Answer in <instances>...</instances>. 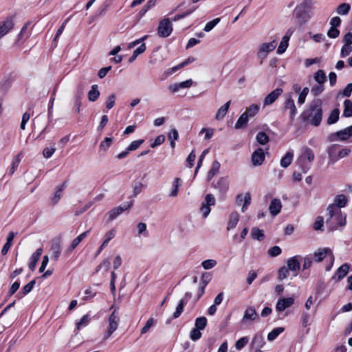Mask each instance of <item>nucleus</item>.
Instances as JSON below:
<instances>
[{
	"label": "nucleus",
	"instance_id": "nucleus-1",
	"mask_svg": "<svg viewBox=\"0 0 352 352\" xmlns=\"http://www.w3.org/2000/svg\"><path fill=\"white\" fill-rule=\"evenodd\" d=\"M327 212L329 217L326 221V225L329 231L337 230L338 227H344L346 225V214L342 213L338 207L329 206Z\"/></svg>",
	"mask_w": 352,
	"mask_h": 352
},
{
	"label": "nucleus",
	"instance_id": "nucleus-2",
	"mask_svg": "<svg viewBox=\"0 0 352 352\" xmlns=\"http://www.w3.org/2000/svg\"><path fill=\"white\" fill-rule=\"evenodd\" d=\"M303 122L318 126L322 119V109L320 101L315 102L309 106V108L301 114Z\"/></svg>",
	"mask_w": 352,
	"mask_h": 352
},
{
	"label": "nucleus",
	"instance_id": "nucleus-3",
	"mask_svg": "<svg viewBox=\"0 0 352 352\" xmlns=\"http://www.w3.org/2000/svg\"><path fill=\"white\" fill-rule=\"evenodd\" d=\"M315 159L313 150L309 147H303L296 160V164L302 173H307L311 168Z\"/></svg>",
	"mask_w": 352,
	"mask_h": 352
},
{
	"label": "nucleus",
	"instance_id": "nucleus-4",
	"mask_svg": "<svg viewBox=\"0 0 352 352\" xmlns=\"http://www.w3.org/2000/svg\"><path fill=\"white\" fill-rule=\"evenodd\" d=\"M311 6V0H304L295 8L293 15L297 23L302 24L309 21L311 18L310 12Z\"/></svg>",
	"mask_w": 352,
	"mask_h": 352
},
{
	"label": "nucleus",
	"instance_id": "nucleus-5",
	"mask_svg": "<svg viewBox=\"0 0 352 352\" xmlns=\"http://www.w3.org/2000/svg\"><path fill=\"white\" fill-rule=\"evenodd\" d=\"M352 137V126H347L342 130L330 133L327 141L329 142L336 141H346Z\"/></svg>",
	"mask_w": 352,
	"mask_h": 352
},
{
	"label": "nucleus",
	"instance_id": "nucleus-6",
	"mask_svg": "<svg viewBox=\"0 0 352 352\" xmlns=\"http://www.w3.org/2000/svg\"><path fill=\"white\" fill-rule=\"evenodd\" d=\"M119 322L120 318L118 316V313L117 310L115 309L109 317V327L104 335V340L108 339L111 336V334L118 329Z\"/></svg>",
	"mask_w": 352,
	"mask_h": 352
},
{
	"label": "nucleus",
	"instance_id": "nucleus-7",
	"mask_svg": "<svg viewBox=\"0 0 352 352\" xmlns=\"http://www.w3.org/2000/svg\"><path fill=\"white\" fill-rule=\"evenodd\" d=\"M215 204L216 200L214 195L212 194H207L199 209L204 218H206L209 215L211 211L210 206H214Z\"/></svg>",
	"mask_w": 352,
	"mask_h": 352
},
{
	"label": "nucleus",
	"instance_id": "nucleus-8",
	"mask_svg": "<svg viewBox=\"0 0 352 352\" xmlns=\"http://www.w3.org/2000/svg\"><path fill=\"white\" fill-rule=\"evenodd\" d=\"M173 32V26L169 19L165 18L160 21L157 34L162 38L168 37Z\"/></svg>",
	"mask_w": 352,
	"mask_h": 352
},
{
	"label": "nucleus",
	"instance_id": "nucleus-9",
	"mask_svg": "<svg viewBox=\"0 0 352 352\" xmlns=\"http://www.w3.org/2000/svg\"><path fill=\"white\" fill-rule=\"evenodd\" d=\"M276 46V41H273L270 43H264L259 46L257 56L261 60V63H262V61L267 58L268 53L275 50Z\"/></svg>",
	"mask_w": 352,
	"mask_h": 352
},
{
	"label": "nucleus",
	"instance_id": "nucleus-10",
	"mask_svg": "<svg viewBox=\"0 0 352 352\" xmlns=\"http://www.w3.org/2000/svg\"><path fill=\"white\" fill-rule=\"evenodd\" d=\"M133 201L124 202L119 206H117L107 213L109 221H112L117 218L120 214L126 210H129L133 206Z\"/></svg>",
	"mask_w": 352,
	"mask_h": 352
},
{
	"label": "nucleus",
	"instance_id": "nucleus-11",
	"mask_svg": "<svg viewBox=\"0 0 352 352\" xmlns=\"http://www.w3.org/2000/svg\"><path fill=\"white\" fill-rule=\"evenodd\" d=\"M326 256H329L330 260H332V263L334 262V256L329 248H320L313 254L316 262H321Z\"/></svg>",
	"mask_w": 352,
	"mask_h": 352
},
{
	"label": "nucleus",
	"instance_id": "nucleus-12",
	"mask_svg": "<svg viewBox=\"0 0 352 352\" xmlns=\"http://www.w3.org/2000/svg\"><path fill=\"white\" fill-rule=\"evenodd\" d=\"M300 258H301V256L296 255L287 261V267L289 270L294 272V276L297 275V272L300 269Z\"/></svg>",
	"mask_w": 352,
	"mask_h": 352
},
{
	"label": "nucleus",
	"instance_id": "nucleus-13",
	"mask_svg": "<svg viewBox=\"0 0 352 352\" xmlns=\"http://www.w3.org/2000/svg\"><path fill=\"white\" fill-rule=\"evenodd\" d=\"M294 303L293 297L282 298L278 300L276 305L277 311H283L287 308L290 307Z\"/></svg>",
	"mask_w": 352,
	"mask_h": 352
},
{
	"label": "nucleus",
	"instance_id": "nucleus-14",
	"mask_svg": "<svg viewBox=\"0 0 352 352\" xmlns=\"http://www.w3.org/2000/svg\"><path fill=\"white\" fill-rule=\"evenodd\" d=\"M284 109L285 110H289V116L292 120L294 119L295 116L297 113V109L296 108L294 101L292 98L291 94H288L286 97V100L284 103Z\"/></svg>",
	"mask_w": 352,
	"mask_h": 352
},
{
	"label": "nucleus",
	"instance_id": "nucleus-15",
	"mask_svg": "<svg viewBox=\"0 0 352 352\" xmlns=\"http://www.w3.org/2000/svg\"><path fill=\"white\" fill-rule=\"evenodd\" d=\"M14 28V23L11 18L0 22V40Z\"/></svg>",
	"mask_w": 352,
	"mask_h": 352
},
{
	"label": "nucleus",
	"instance_id": "nucleus-16",
	"mask_svg": "<svg viewBox=\"0 0 352 352\" xmlns=\"http://www.w3.org/2000/svg\"><path fill=\"white\" fill-rule=\"evenodd\" d=\"M251 160L254 166H260L265 160V153L263 148H258L252 154Z\"/></svg>",
	"mask_w": 352,
	"mask_h": 352
},
{
	"label": "nucleus",
	"instance_id": "nucleus-17",
	"mask_svg": "<svg viewBox=\"0 0 352 352\" xmlns=\"http://www.w3.org/2000/svg\"><path fill=\"white\" fill-rule=\"evenodd\" d=\"M283 90L281 88H276L265 98L264 107L271 105L273 104L277 98L283 94Z\"/></svg>",
	"mask_w": 352,
	"mask_h": 352
},
{
	"label": "nucleus",
	"instance_id": "nucleus-18",
	"mask_svg": "<svg viewBox=\"0 0 352 352\" xmlns=\"http://www.w3.org/2000/svg\"><path fill=\"white\" fill-rule=\"evenodd\" d=\"M339 145L337 144H333L329 146L327 148V152L328 154V157L329 162L333 164L338 160V148Z\"/></svg>",
	"mask_w": 352,
	"mask_h": 352
},
{
	"label": "nucleus",
	"instance_id": "nucleus-19",
	"mask_svg": "<svg viewBox=\"0 0 352 352\" xmlns=\"http://www.w3.org/2000/svg\"><path fill=\"white\" fill-rule=\"evenodd\" d=\"M214 188L217 189L221 194H226L229 189L228 179L226 177H220L217 184H214Z\"/></svg>",
	"mask_w": 352,
	"mask_h": 352
},
{
	"label": "nucleus",
	"instance_id": "nucleus-20",
	"mask_svg": "<svg viewBox=\"0 0 352 352\" xmlns=\"http://www.w3.org/2000/svg\"><path fill=\"white\" fill-rule=\"evenodd\" d=\"M281 208L282 203L279 199H273L269 205V211L273 217L278 215Z\"/></svg>",
	"mask_w": 352,
	"mask_h": 352
},
{
	"label": "nucleus",
	"instance_id": "nucleus-21",
	"mask_svg": "<svg viewBox=\"0 0 352 352\" xmlns=\"http://www.w3.org/2000/svg\"><path fill=\"white\" fill-rule=\"evenodd\" d=\"M349 270V265L348 263H344L342 265L336 272L334 276L332 277V279H335L337 281L341 280L344 278L346 274H348Z\"/></svg>",
	"mask_w": 352,
	"mask_h": 352
},
{
	"label": "nucleus",
	"instance_id": "nucleus-22",
	"mask_svg": "<svg viewBox=\"0 0 352 352\" xmlns=\"http://www.w3.org/2000/svg\"><path fill=\"white\" fill-rule=\"evenodd\" d=\"M256 318H258V314L256 309L254 307L250 306L245 309L242 321L243 322L249 320L254 321Z\"/></svg>",
	"mask_w": 352,
	"mask_h": 352
},
{
	"label": "nucleus",
	"instance_id": "nucleus-23",
	"mask_svg": "<svg viewBox=\"0 0 352 352\" xmlns=\"http://www.w3.org/2000/svg\"><path fill=\"white\" fill-rule=\"evenodd\" d=\"M66 186V182L59 186L54 193V195L50 198V204L51 206L56 205L61 199L63 196V191Z\"/></svg>",
	"mask_w": 352,
	"mask_h": 352
},
{
	"label": "nucleus",
	"instance_id": "nucleus-24",
	"mask_svg": "<svg viewBox=\"0 0 352 352\" xmlns=\"http://www.w3.org/2000/svg\"><path fill=\"white\" fill-rule=\"evenodd\" d=\"M43 252L42 248H38L31 256L30 261L29 263V268L34 271L36 265V263L40 258Z\"/></svg>",
	"mask_w": 352,
	"mask_h": 352
},
{
	"label": "nucleus",
	"instance_id": "nucleus-25",
	"mask_svg": "<svg viewBox=\"0 0 352 352\" xmlns=\"http://www.w3.org/2000/svg\"><path fill=\"white\" fill-rule=\"evenodd\" d=\"M294 151H287L280 159V164L283 168H287L292 162L294 158Z\"/></svg>",
	"mask_w": 352,
	"mask_h": 352
},
{
	"label": "nucleus",
	"instance_id": "nucleus-26",
	"mask_svg": "<svg viewBox=\"0 0 352 352\" xmlns=\"http://www.w3.org/2000/svg\"><path fill=\"white\" fill-rule=\"evenodd\" d=\"M347 202V197L344 195L340 194L335 197L333 203L330 204L329 206H333L340 209L341 208L346 206Z\"/></svg>",
	"mask_w": 352,
	"mask_h": 352
},
{
	"label": "nucleus",
	"instance_id": "nucleus-27",
	"mask_svg": "<svg viewBox=\"0 0 352 352\" xmlns=\"http://www.w3.org/2000/svg\"><path fill=\"white\" fill-rule=\"evenodd\" d=\"M230 100L228 101L217 110L215 116L217 120H222L226 116L230 106Z\"/></svg>",
	"mask_w": 352,
	"mask_h": 352
},
{
	"label": "nucleus",
	"instance_id": "nucleus-28",
	"mask_svg": "<svg viewBox=\"0 0 352 352\" xmlns=\"http://www.w3.org/2000/svg\"><path fill=\"white\" fill-rule=\"evenodd\" d=\"M239 214L236 212H232L230 214V217H229V221L228 222V226H227V230H230L234 229L236 226V225L239 222Z\"/></svg>",
	"mask_w": 352,
	"mask_h": 352
},
{
	"label": "nucleus",
	"instance_id": "nucleus-29",
	"mask_svg": "<svg viewBox=\"0 0 352 352\" xmlns=\"http://www.w3.org/2000/svg\"><path fill=\"white\" fill-rule=\"evenodd\" d=\"M16 233L10 232L7 237V241L1 250V254L6 255L12 245V241Z\"/></svg>",
	"mask_w": 352,
	"mask_h": 352
},
{
	"label": "nucleus",
	"instance_id": "nucleus-30",
	"mask_svg": "<svg viewBox=\"0 0 352 352\" xmlns=\"http://www.w3.org/2000/svg\"><path fill=\"white\" fill-rule=\"evenodd\" d=\"M100 96V91L97 85H93L88 92V99L91 102H95Z\"/></svg>",
	"mask_w": 352,
	"mask_h": 352
},
{
	"label": "nucleus",
	"instance_id": "nucleus-31",
	"mask_svg": "<svg viewBox=\"0 0 352 352\" xmlns=\"http://www.w3.org/2000/svg\"><path fill=\"white\" fill-rule=\"evenodd\" d=\"M89 232V230L85 231L78 235L77 237H76L72 242L70 247L69 248V251L72 252L73 251L78 245V244L87 236L88 233Z\"/></svg>",
	"mask_w": 352,
	"mask_h": 352
},
{
	"label": "nucleus",
	"instance_id": "nucleus-32",
	"mask_svg": "<svg viewBox=\"0 0 352 352\" xmlns=\"http://www.w3.org/2000/svg\"><path fill=\"white\" fill-rule=\"evenodd\" d=\"M36 283L35 280H32L30 282H29L28 284L24 285L20 292L17 294V297L21 298L22 296H24L29 294L33 289L34 285Z\"/></svg>",
	"mask_w": 352,
	"mask_h": 352
},
{
	"label": "nucleus",
	"instance_id": "nucleus-33",
	"mask_svg": "<svg viewBox=\"0 0 352 352\" xmlns=\"http://www.w3.org/2000/svg\"><path fill=\"white\" fill-rule=\"evenodd\" d=\"M290 37H291V35L285 34L282 38V40L279 44L278 49H277L278 54H281L286 51V50L288 47V43H289Z\"/></svg>",
	"mask_w": 352,
	"mask_h": 352
},
{
	"label": "nucleus",
	"instance_id": "nucleus-34",
	"mask_svg": "<svg viewBox=\"0 0 352 352\" xmlns=\"http://www.w3.org/2000/svg\"><path fill=\"white\" fill-rule=\"evenodd\" d=\"M251 344L254 348H262L265 344L264 338L261 334L256 333L254 335Z\"/></svg>",
	"mask_w": 352,
	"mask_h": 352
},
{
	"label": "nucleus",
	"instance_id": "nucleus-35",
	"mask_svg": "<svg viewBox=\"0 0 352 352\" xmlns=\"http://www.w3.org/2000/svg\"><path fill=\"white\" fill-rule=\"evenodd\" d=\"M52 260L57 261L61 254V246L59 243H53L51 248Z\"/></svg>",
	"mask_w": 352,
	"mask_h": 352
},
{
	"label": "nucleus",
	"instance_id": "nucleus-36",
	"mask_svg": "<svg viewBox=\"0 0 352 352\" xmlns=\"http://www.w3.org/2000/svg\"><path fill=\"white\" fill-rule=\"evenodd\" d=\"M340 110L338 108L334 109L329 114L327 122L329 125L336 123L339 120Z\"/></svg>",
	"mask_w": 352,
	"mask_h": 352
},
{
	"label": "nucleus",
	"instance_id": "nucleus-37",
	"mask_svg": "<svg viewBox=\"0 0 352 352\" xmlns=\"http://www.w3.org/2000/svg\"><path fill=\"white\" fill-rule=\"evenodd\" d=\"M30 23H27L24 25V26L21 28L19 34H18V40L25 41L27 39L30 35V31L29 30V25Z\"/></svg>",
	"mask_w": 352,
	"mask_h": 352
},
{
	"label": "nucleus",
	"instance_id": "nucleus-38",
	"mask_svg": "<svg viewBox=\"0 0 352 352\" xmlns=\"http://www.w3.org/2000/svg\"><path fill=\"white\" fill-rule=\"evenodd\" d=\"M248 122L247 113H242L235 124V129H239L245 127Z\"/></svg>",
	"mask_w": 352,
	"mask_h": 352
},
{
	"label": "nucleus",
	"instance_id": "nucleus-39",
	"mask_svg": "<svg viewBox=\"0 0 352 352\" xmlns=\"http://www.w3.org/2000/svg\"><path fill=\"white\" fill-rule=\"evenodd\" d=\"M344 111L342 116L346 118L352 116V101L350 100H345L344 102Z\"/></svg>",
	"mask_w": 352,
	"mask_h": 352
},
{
	"label": "nucleus",
	"instance_id": "nucleus-40",
	"mask_svg": "<svg viewBox=\"0 0 352 352\" xmlns=\"http://www.w3.org/2000/svg\"><path fill=\"white\" fill-rule=\"evenodd\" d=\"M220 168V164L217 161L213 162L210 170L207 174V180L210 181L214 175L218 173Z\"/></svg>",
	"mask_w": 352,
	"mask_h": 352
},
{
	"label": "nucleus",
	"instance_id": "nucleus-41",
	"mask_svg": "<svg viewBox=\"0 0 352 352\" xmlns=\"http://www.w3.org/2000/svg\"><path fill=\"white\" fill-rule=\"evenodd\" d=\"M314 79L318 84H324L327 80V76L323 70L319 69L314 74Z\"/></svg>",
	"mask_w": 352,
	"mask_h": 352
},
{
	"label": "nucleus",
	"instance_id": "nucleus-42",
	"mask_svg": "<svg viewBox=\"0 0 352 352\" xmlns=\"http://www.w3.org/2000/svg\"><path fill=\"white\" fill-rule=\"evenodd\" d=\"M251 236L254 239H256L258 241H263L264 239V232L259 228L254 227L252 229L251 231Z\"/></svg>",
	"mask_w": 352,
	"mask_h": 352
},
{
	"label": "nucleus",
	"instance_id": "nucleus-43",
	"mask_svg": "<svg viewBox=\"0 0 352 352\" xmlns=\"http://www.w3.org/2000/svg\"><path fill=\"white\" fill-rule=\"evenodd\" d=\"M351 10V6L346 3L340 4L337 9L336 12L340 15H347Z\"/></svg>",
	"mask_w": 352,
	"mask_h": 352
},
{
	"label": "nucleus",
	"instance_id": "nucleus-44",
	"mask_svg": "<svg viewBox=\"0 0 352 352\" xmlns=\"http://www.w3.org/2000/svg\"><path fill=\"white\" fill-rule=\"evenodd\" d=\"M56 91H57V89L54 88L53 91H52V96L50 97V102H49L48 118H49L50 121H51L52 119L53 107H54V100H55V94L56 93Z\"/></svg>",
	"mask_w": 352,
	"mask_h": 352
},
{
	"label": "nucleus",
	"instance_id": "nucleus-45",
	"mask_svg": "<svg viewBox=\"0 0 352 352\" xmlns=\"http://www.w3.org/2000/svg\"><path fill=\"white\" fill-rule=\"evenodd\" d=\"M256 142L261 144L265 145L269 142V136L263 131H260L256 136Z\"/></svg>",
	"mask_w": 352,
	"mask_h": 352
},
{
	"label": "nucleus",
	"instance_id": "nucleus-46",
	"mask_svg": "<svg viewBox=\"0 0 352 352\" xmlns=\"http://www.w3.org/2000/svg\"><path fill=\"white\" fill-rule=\"evenodd\" d=\"M283 331H284L283 327L274 328L272 331H270L268 333L267 340L269 341L274 340Z\"/></svg>",
	"mask_w": 352,
	"mask_h": 352
},
{
	"label": "nucleus",
	"instance_id": "nucleus-47",
	"mask_svg": "<svg viewBox=\"0 0 352 352\" xmlns=\"http://www.w3.org/2000/svg\"><path fill=\"white\" fill-rule=\"evenodd\" d=\"M258 110H259L258 105L253 104L246 109L244 113H247L248 117L252 118L255 115L257 114V113L258 112Z\"/></svg>",
	"mask_w": 352,
	"mask_h": 352
},
{
	"label": "nucleus",
	"instance_id": "nucleus-48",
	"mask_svg": "<svg viewBox=\"0 0 352 352\" xmlns=\"http://www.w3.org/2000/svg\"><path fill=\"white\" fill-rule=\"evenodd\" d=\"M21 162L20 155H17L12 160L11 167L8 170V173L12 175L17 169Z\"/></svg>",
	"mask_w": 352,
	"mask_h": 352
},
{
	"label": "nucleus",
	"instance_id": "nucleus-49",
	"mask_svg": "<svg viewBox=\"0 0 352 352\" xmlns=\"http://www.w3.org/2000/svg\"><path fill=\"white\" fill-rule=\"evenodd\" d=\"M113 142V138L106 137L104 140H102L99 146L100 150L103 151H107L109 148L111 146Z\"/></svg>",
	"mask_w": 352,
	"mask_h": 352
},
{
	"label": "nucleus",
	"instance_id": "nucleus-50",
	"mask_svg": "<svg viewBox=\"0 0 352 352\" xmlns=\"http://www.w3.org/2000/svg\"><path fill=\"white\" fill-rule=\"evenodd\" d=\"M186 304H185L184 300H180L179 304L177 305L175 312L173 314V318H177L180 316L182 313L184 311V307Z\"/></svg>",
	"mask_w": 352,
	"mask_h": 352
},
{
	"label": "nucleus",
	"instance_id": "nucleus-51",
	"mask_svg": "<svg viewBox=\"0 0 352 352\" xmlns=\"http://www.w3.org/2000/svg\"><path fill=\"white\" fill-rule=\"evenodd\" d=\"M207 325V318L204 316L199 317L195 320V327L203 330Z\"/></svg>",
	"mask_w": 352,
	"mask_h": 352
},
{
	"label": "nucleus",
	"instance_id": "nucleus-52",
	"mask_svg": "<svg viewBox=\"0 0 352 352\" xmlns=\"http://www.w3.org/2000/svg\"><path fill=\"white\" fill-rule=\"evenodd\" d=\"M212 279V275L210 272H204L201 277L200 285L206 287Z\"/></svg>",
	"mask_w": 352,
	"mask_h": 352
},
{
	"label": "nucleus",
	"instance_id": "nucleus-53",
	"mask_svg": "<svg viewBox=\"0 0 352 352\" xmlns=\"http://www.w3.org/2000/svg\"><path fill=\"white\" fill-rule=\"evenodd\" d=\"M116 233V230L115 229H111L108 231L104 234V240L102 242L103 246H107L109 242L115 237Z\"/></svg>",
	"mask_w": 352,
	"mask_h": 352
},
{
	"label": "nucleus",
	"instance_id": "nucleus-54",
	"mask_svg": "<svg viewBox=\"0 0 352 352\" xmlns=\"http://www.w3.org/2000/svg\"><path fill=\"white\" fill-rule=\"evenodd\" d=\"M221 21V19L220 18H216L209 22H208L204 28V30L205 32H210Z\"/></svg>",
	"mask_w": 352,
	"mask_h": 352
},
{
	"label": "nucleus",
	"instance_id": "nucleus-55",
	"mask_svg": "<svg viewBox=\"0 0 352 352\" xmlns=\"http://www.w3.org/2000/svg\"><path fill=\"white\" fill-rule=\"evenodd\" d=\"M324 90L323 84H317L312 87L311 93L313 96H317L323 92Z\"/></svg>",
	"mask_w": 352,
	"mask_h": 352
},
{
	"label": "nucleus",
	"instance_id": "nucleus-56",
	"mask_svg": "<svg viewBox=\"0 0 352 352\" xmlns=\"http://www.w3.org/2000/svg\"><path fill=\"white\" fill-rule=\"evenodd\" d=\"M181 179L179 178H175L173 184V189L170 192V197H175L178 193V188L180 185Z\"/></svg>",
	"mask_w": 352,
	"mask_h": 352
},
{
	"label": "nucleus",
	"instance_id": "nucleus-57",
	"mask_svg": "<svg viewBox=\"0 0 352 352\" xmlns=\"http://www.w3.org/2000/svg\"><path fill=\"white\" fill-rule=\"evenodd\" d=\"M144 142V140L140 139L138 140L133 141L127 147L128 151H133L138 149L140 145H142Z\"/></svg>",
	"mask_w": 352,
	"mask_h": 352
},
{
	"label": "nucleus",
	"instance_id": "nucleus-58",
	"mask_svg": "<svg viewBox=\"0 0 352 352\" xmlns=\"http://www.w3.org/2000/svg\"><path fill=\"white\" fill-rule=\"evenodd\" d=\"M249 342L247 336L241 338L235 344V347L237 350H241Z\"/></svg>",
	"mask_w": 352,
	"mask_h": 352
},
{
	"label": "nucleus",
	"instance_id": "nucleus-59",
	"mask_svg": "<svg viewBox=\"0 0 352 352\" xmlns=\"http://www.w3.org/2000/svg\"><path fill=\"white\" fill-rule=\"evenodd\" d=\"M217 265V261L214 259L205 260L201 263V266L205 270H210Z\"/></svg>",
	"mask_w": 352,
	"mask_h": 352
},
{
	"label": "nucleus",
	"instance_id": "nucleus-60",
	"mask_svg": "<svg viewBox=\"0 0 352 352\" xmlns=\"http://www.w3.org/2000/svg\"><path fill=\"white\" fill-rule=\"evenodd\" d=\"M89 317L87 314L83 316L80 320L76 323L77 329L79 330L81 328L86 327L89 322Z\"/></svg>",
	"mask_w": 352,
	"mask_h": 352
},
{
	"label": "nucleus",
	"instance_id": "nucleus-61",
	"mask_svg": "<svg viewBox=\"0 0 352 352\" xmlns=\"http://www.w3.org/2000/svg\"><path fill=\"white\" fill-rule=\"evenodd\" d=\"M19 287H20V281H19V280H16L10 286L9 291L8 292L7 296L8 297L12 296L19 289Z\"/></svg>",
	"mask_w": 352,
	"mask_h": 352
},
{
	"label": "nucleus",
	"instance_id": "nucleus-62",
	"mask_svg": "<svg viewBox=\"0 0 352 352\" xmlns=\"http://www.w3.org/2000/svg\"><path fill=\"white\" fill-rule=\"evenodd\" d=\"M116 95L111 94L107 97V101L105 102V106L107 109H111L113 107L116 103Z\"/></svg>",
	"mask_w": 352,
	"mask_h": 352
},
{
	"label": "nucleus",
	"instance_id": "nucleus-63",
	"mask_svg": "<svg viewBox=\"0 0 352 352\" xmlns=\"http://www.w3.org/2000/svg\"><path fill=\"white\" fill-rule=\"evenodd\" d=\"M278 279L280 280H283V279L286 278L288 276L289 270L285 266L281 267L278 270Z\"/></svg>",
	"mask_w": 352,
	"mask_h": 352
},
{
	"label": "nucleus",
	"instance_id": "nucleus-64",
	"mask_svg": "<svg viewBox=\"0 0 352 352\" xmlns=\"http://www.w3.org/2000/svg\"><path fill=\"white\" fill-rule=\"evenodd\" d=\"M352 93V83H349L345 88L338 93V96L342 95L345 97H349Z\"/></svg>",
	"mask_w": 352,
	"mask_h": 352
}]
</instances>
